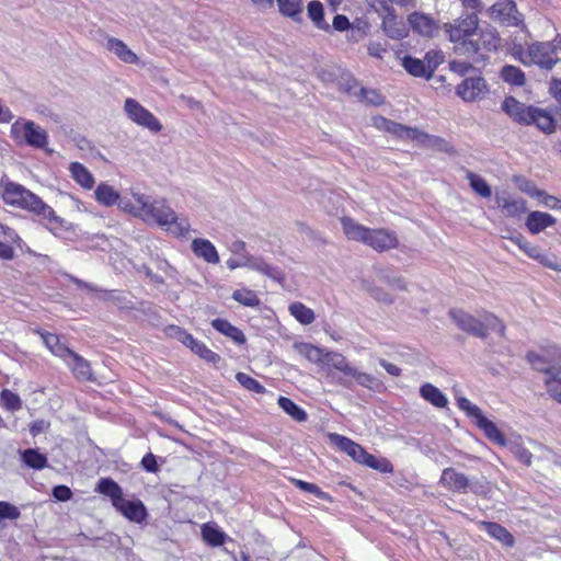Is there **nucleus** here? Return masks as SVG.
Masks as SVG:
<instances>
[{"instance_id": "1", "label": "nucleus", "mask_w": 561, "mask_h": 561, "mask_svg": "<svg viewBox=\"0 0 561 561\" xmlns=\"http://www.w3.org/2000/svg\"><path fill=\"white\" fill-rule=\"evenodd\" d=\"M1 195L5 204L20 207L41 217L46 221L49 230L54 231L64 227L65 220L57 216L49 205L23 185L8 181L2 185Z\"/></svg>"}, {"instance_id": "2", "label": "nucleus", "mask_w": 561, "mask_h": 561, "mask_svg": "<svg viewBox=\"0 0 561 561\" xmlns=\"http://www.w3.org/2000/svg\"><path fill=\"white\" fill-rule=\"evenodd\" d=\"M502 111L515 123L524 126H536L541 133L551 135L557 130L558 124L552 111L526 104L510 95L502 104Z\"/></svg>"}, {"instance_id": "3", "label": "nucleus", "mask_w": 561, "mask_h": 561, "mask_svg": "<svg viewBox=\"0 0 561 561\" xmlns=\"http://www.w3.org/2000/svg\"><path fill=\"white\" fill-rule=\"evenodd\" d=\"M135 202L141 204V219L156 222L167 228L174 236H185L190 225L187 220L179 218L176 213L169 206L165 199H152L151 196L141 193H133Z\"/></svg>"}, {"instance_id": "4", "label": "nucleus", "mask_w": 561, "mask_h": 561, "mask_svg": "<svg viewBox=\"0 0 561 561\" xmlns=\"http://www.w3.org/2000/svg\"><path fill=\"white\" fill-rule=\"evenodd\" d=\"M448 314L459 330L474 337L484 340L490 331L501 336L505 334L504 323L492 313L485 312L481 319H478L462 309H450Z\"/></svg>"}, {"instance_id": "5", "label": "nucleus", "mask_w": 561, "mask_h": 561, "mask_svg": "<svg viewBox=\"0 0 561 561\" xmlns=\"http://www.w3.org/2000/svg\"><path fill=\"white\" fill-rule=\"evenodd\" d=\"M500 36L495 28L483 27L476 31L467 41H462L459 46H455L456 54L463 55L473 62H482L489 58L491 51H496L500 47Z\"/></svg>"}, {"instance_id": "6", "label": "nucleus", "mask_w": 561, "mask_h": 561, "mask_svg": "<svg viewBox=\"0 0 561 561\" xmlns=\"http://www.w3.org/2000/svg\"><path fill=\"white\" fill-rule=\"evenodd\" d=\"M479 18L476 12L462 14L455 19L453 23H445L444 30L450 42L459 46L462 41H467L476 31H478Z\"/></svg>"}, {"instance_id": "7", "label": "nucleus", "mask_w": 561, "mask_h": 561, "mask_svg": "<svg viewBox=\"0 0 561 561\" xmlns=\"http://www.w3.org/2000/svg\"><path fill=\"white\" fill-rule=\"evenodd\" d=\"M11 135L18 139L23 136L24 142L33 148L43 149L48 144V134L45 129L36 125L33 121L21 123L16 121L11 126Z\"/></svg>"}, {"instance_id": "8", "label": "nucleus", "mask_w": 561, "mask_h": 561, "mask_svg": "<svg viewBox=\"0 0 561 561\" xmlns=\"http://www.w3.org/2000/svg\"><path fill=\"white\" fill-rule=\"evenodd\" d=\"M490 18L496 22H500L506 26H522L526 28L524 24V16L517 10L516 2L514 0H499L492 4L489 9Z\"/></svg>"}, {"instance_id": "9", "label": "nucleus", "mask_w": 561, "mask_h": 561, "mask_svg": "<svg viewBox=\"0 0 561 561\" xmlns=\"http://www.w3.org/2000/svg\"><path fill=\"white\" fill-rule=\"evenodd\" d=\"M561 47L549 42H534L530 44L531 65L541 69L551 70L560 61Z\"/></svg>"}, {"instance_id": "10", "label": "nucleus", "mask_w": 561, "mask_h": 561, "mask_svg": "<svg viewBox=\"0 0 561 561\" xmlns=\"http://www.w3.org/2000/svg\"><path fill=\"white\" fill-rule=\"evenodd\" d=\"M124 110L129 119L139 126H142L150 131L159 133L162 129V125L159 119L146 107H144L138 101L134 99H126Z\"/></svg>"}, {"instance_id": "11", "label": "nucleus", "mask_w": 561, "mask_h": 561, "mask_svg": "<svg viewBox=\"0 0 561 561\" xmlns=\"http://www.w3.org/2000/svg\"><path fill=\"white\" fill-rule=\"evenodd\" d=\"M408 23L411 30L427 38L436 37L440 32L439 22L430 14L423 12H413L408 16Z\"/></svg>"}, {"instance_id": "12", "label": "nucleus", "mask_w": 561, "mask_h": 561, "mask_svg": "<svg viewBox=\"0 0 561 561\" xmlns=\"http://www.w3.org/2000/svg\"><path fill=\"white\" fill-rule=\"evenodd\" d=\"M322 368L341 371L344 377L339 379V383L345 388H352V380L346 378L347 374L352 373V365L343 354L327 350Z\"/></svg>"}, {"instance_id": "13", "label": "nucleus", "mask_w": 561, "mask_h": 561, "mask_svg": "<svg viewBox=\"0 0 561 561\" xmlns=\"http://www.w3.org/2000/svg\"><path fill=\"white\" fill-rule=\"evenodd\" d=\"M398 243L396 233L387 229H369L365 241V244L379 252L396 249Z\"/></svg>"}, {"instance_id": "14", "label": "nucleus", "mask_w": 561, "mask_h": 561, "mask_svg": "<svg viewBox=\"0 0 561 561\" xmlns=\"http://www.w3.org/2000/svg\"><path fill=\"white\" fill-rule=\"evenodd\" d=\"M494 201L506 217L517 218L526 213V201L522 197H512L507 192L496 193Z\"/></svg>"}, {"instance_id": "15", "label": "nucleus", "mask_w": 561, "mask_h": 561, "mask_svg": "<svg viewBox=\"0 0 561 561\" xmlns=\"http://www.w3.org/2000/svg\"><path fill=\"white\" fill-rule=\"evenodd\" d=\"M486 91V83L482 77H470L457 85L456 94L466 102H472Z\"/></svg>"}, {"instance_id": "16", "label": "nucleus", "mask_w": 561, "mask_h": 561, "mask_svg": "<svg viewBox=\"0 0 561 561\" xmlns=\"http://www.w3.org/2000/svg\"><path fill=\"white\" fill-rule=\"evenodd\" d=\"M128 520L141 524L148 517L145 504L140 500H126L124 497L114 506Z\"/></svg>"}, {"instance_id": "17", "label": "nucleus", "mask_w": 561, "mask_h": 561, "mask_svg": "<svg viewBox=\"0 0 561 561\" xmlns=\"http://www.w3.org/2000/svg\"><path fill=\"white\" fill-rule=\"evenodd\" d=\"M439 483L447 490L459 493H466L469 488V479L450 467L443 470Z\"/></svg>"}, {"instance_id": "18", "label": "nucleus", "mask_w": 561, "mask_h": 561, "mask_svg": "<svg viewBox=\"0 0 561 561\" xmlns=\"http://www.w3.org/2000/svg\"><path fill=\"white\" fill-rule=\"evenodd\" d=\"M331 437L337 447L345 451L353 460L362 465L365 463L369 453H367L359 444L339 434H333Z\"/></svg>"}, {"instance_id": "19", "label": "nucleus", "mask_w": 561, "mask_h": 561, "mask_svg": "<svg viewBox=\"0 0 561 561\" xmlns=\"http://www.w3.org/2000/svg\"><path fill=\"white\" fill-rule=\"evenodd\" d=\"M557 219L549 213L530 211L526 218L525 226L531 234H538L545 229L554 226Z\"/></svg>"}, {"instance_id": "20", "label": "nucleus", "mask_w": 561, "mask_h": 561, "mask_svg": "<svg viewBox=\"0 0 561 561\" xmlns=\"http://www.w3.org/2000/svg\"><path fill=\"white\" fill-rule=\"evenodd\" d=\"M192 252L209 264L219 263V254L215 245L207 239L196 238L191 244Z\"/></svg>"}, {"instance_id": "21", "label": "nucleus", "mask_w": 561, "mask_h": 561, "mask_svg": "<svg viewBox=\"0 0 561 561\" xmlns=\"http://www.w3.org/2000/svg\"><path fill=\"white\" fill-rule=\"evenodd\" d=\"M106 48L123 62L131 65L139 62V57L122 39L108 37Z\"/></svg>"}, {"instance_id": "22", "label": "nucleus", "mask_w": 561, "mask_h": 561, "mask_svg": "<svg viewBox=\"0 0 561 561\" xmlns=\"http://www.w3.org/2000/svg\"><path fill=\"white\" fill-rule=\"evenodd\" d=\"M34 332L38 334L45 346L55 355L64 360H67V354H70V348L62 344L59 336L55 333L47 332L43 329H35Z\"/></svg>"}, {"instance_id": "23", "label": "nucleus", "mask_w": 561, "mask_h": 561, "mask_svg": "<svg viewBox=\"0 0 561 561\" xmlns=\"http://www.w3.org/2000/svg\"><path fill=\"white\" fill-rule=\"evenodd\" d=\"M75 376L82 380H92V369L90 363L78 353L70 351L65 360Z\"/></svg>"}, {"instance_id": "24", "label": "nucleus", "mask_w": 561, "mask_h": 561, "mask_svg": "<svg viewBox=\"0 0 561 561\" xmlns=\"http://www.w3.org/2000/svg\"><path fill=\"white\" fill-rule=\"evenodd\" d=\"M416 136L417 137H415L414 141H416L425 147H428L431 149H434V150H437L440 152H445L448 154H454L456 152L454 146L448 140H446L442 137L428 135L420 129H419Z\"/></svg>"}, {"instance_id": "25", "label": "nucleus", "mask_w": 561, "mask_h": 561, "mask_svg": "<svg viewBox=\"0 0 561 561\" xmlns=\"http://www.w3.org/2000/svg\"><path fill=\"white\" fill-rule=\"evenodd\" d=\"M380 125L382 129L390 133L391 135L401 138V139H409V140H415V137H417V128L409 127L399 123H396L391 119L379 117Z\"/></svg>"}, {"instance_id": "26", "label": "nucleus", "mask_w": 561, "mask_h": 561, "mask_svg": "<svg viewBox=\"0 0 561 561\" xmlns=\"http://www.w3.org/2000/svg\"><path fill=\"white\" fill-rule=\"evenodd\" d=\"M481 527L485 533L500 541L505 547H513L515 543L514 536L501 524L495 522H481Z\"/></svg>"}, {"instance_id": "27", "label": "nucleus", "mask_w": 561, "mask_h": 561, "mask_svg": "<svg viewBox=\"0 0 561 561\" xmlns=\"http://www.w3.org/2000/svg\"><path fill=\"white\" fill-rule=\"evenodd\" d=\"M202 538L210 547H220L230 537L216 524L206 523L202 526Z\"/></svg>"}, {"instance_id": "28", "label": "nucleus", "mask_w": 561, "mask_h": 561, "mask_svg": "<svg viewBox=\"0 0 561 561\" xmlns=\"http://www.w3.org/2000/svg\"><path fill=\"white\" fill-rule=\"evenodd\" d=\"M213 328L224 334L225 336L231 339L234 343L242 345L245 343L247 339L243 332L232 325L228 320L217 318L211 321Z\"/></svg>"}, {"instance_id": "29", "label": "nucleus", "mask_w": 561, "mask_h": 561, "mask_svg": "<svg viewBox=\"0 0 561 561\" xmlns=\"http://www.w3.org/2000/svg\"><path fill=\"white\" fill-rule=\"evenodd\" d=\"M476 425L484 433L485 437L499 446L506 445L504 434L497 428L494 422L490 421L484 414L476 421Z\"/></svg>"}, {"instance_id": "30", "label": "nucleus", "mask_w": 561, "mask_h": 561, "mask_svg": "<svg viewBox=\"0 0 561 561\" xmlns=\"http://www.w3.org/2000/svg\"><path fill=\"white\" fill-rule=\"evenodd\" d=\"M420 396L438 409L446 408L448 404L447 397L440 391V389L430 382L420 387Z\"/></svg>"}, {"instance_id": "31", "label": "nucleus", "mask_w": 561, "mask_h": 561, "mask_svg": "<svg viewBox=\"0 0 561 561\" xmlns=\"http://www.w3.org/2000/svg\"><path fill=\"white\" fill-rule=\"evenodd\" d=\"M526 359L535 370L543 373L548 376H558L561 373L560 367L551 365L546 356L540 355L534 351H529L526 354Z\"/></svg>"}, {"instance_id": "32", "label": "nucleus", "mask_w": 561, "mask_h": 561, "mask_svg": "<svg viewBox=\"0 0 561 561\" xmlns=\"http://www.w3.org/2000/svg\"><path fill=\"white\" fill-rule=\"evenodd\" d=\"M95 491L108 496L115 506L123 497V490L119 484L111 478H102L99 480Z\"/></svg>"}, {"instance_id": "33", "label": "nucleus", "mask_w": 561, "mask_h": 561, "mask_svg": "<svg viewBox=\"0 0 561 561\" xmlns=\"http://www.w3.org/2000/svg\"><path fill=\"white\" fill-rule=\"evenodd\" d=\"M22 462L31 469L42 470L48 466V459L37 448H26L21 451Z\"/></svg>"}, {"instance_id": "34", "label": "nucleus", "mask_w": 561, "mask_h": 561, "mask_svg": "<svg viewBox=\"0 0 561 561\" xmlns=\"http://www.w3.org/2000/svg\"><path fill=\"white\" fill-rule=\"evenodd\" d=\"M401 65L405 69V71L413 77L424 78L427 80L431 79V76L427 70L424 59H419L416 57L407 55L402 58Z\"/></svg>"}, {"instance_id": "35", "label": "nucleus", "mask_w": 561, "mask_h": 561, "mask_svg": "<svg viewBox=\"0 0 561 561\" xmlns=\"http://www.w3.org/2000/svg\"><path fill=\"white\" fill-rule=\"evenodd\" d=\"M342 227H343V231H344L345 236L350 240L360 241V242L365 243L369 228L355 222L350 217H344L342 219Z\"/></svg>"}, {"instance_id": "36", "label": "nucleus", "mask_w": 561, "mask_h": 561, "mask_svg": "<svg viewBox=\"0 0 561 561\" xmlns=\"http://www.w3.org/2000/svg\"><path fill=\"white\" fill-rule=\"evenodd\" d=\"M282 15L295 22L302 21V0H276Z\"/></svg>"}, {"instance_id": "37", "label": "nucleus", "mask_w": 561, "mask_h": 561, "mask_svg": "<svg viewBox=\"0 0 561 561\" xmlns=\"http://www.w3.org/2000/svg\"><path fill=\"white\" fill-rule=\"evenodd\" d=\"M308 18L314 26L322 31H329L330 25L324 20V8L319 0H312L307 5Z\"/></svg>"}, {"instance_id": "38", "label": "nucleus", "mask_w": 561, "mask_h": 561, "mask_svg": "<svg viewBox=\"0 0 561 561\" xmlns=\"http://www.w3.org/2000/svg\"><path fill=\"white\" fill-rule=\"evenodd\" d=\"M94 196L99 204L110 207L116 205L121 195L111 185L101 183L95 188Z\"/></svg>"}, {"instance_id": "39", "label": "nucleus", "mask_w": 561, "mask_h": 561, "mask_svg": "<svg viewBox=\"0 0 561 561\" xmlns=\"http://www.w3.org/2000/svg\"><path fill=\"white\" fill-rule=\"evenodd\" d=\"M72 179L84 188H92L94 178L92 173L80 162H72L69 168Z\"/></svg>"}, {"instance_id": "40", "label": "nucleus", "mask_w": 561, "mask_h": 561, "mask_svg": "<svg viewBox=\"0 0 561 561\" xmlns=\"http://www.w3.org/2000/svg\"><path fill=\"white\" fill-rule=\"evenodd\" d=\"M296 347L299 354L304 355L309 362L322 367L324 362V355L327 353L325 348H321L309 343H301L299 345H296Z\"/></svg>"}, {"instance_id": "41", "label": "nucleus", "mask_w": 561, "mask_h": 561, "mask_svg": "<svg viewBox=\"0 0 561 561\" xmlns=\"http://www.w3.org/2000/svg\"><path fill=\"white\" fill-rule=\"evenodd\" d=\"M469 181L471 190L483 198H490L492 196V188L481 175L476 174L472 171H467L466 175Z\"/></svg>"}, {"instance_id": "42", "label": "nucleus", "mask_w": 561, "mask_h": 561, "mask_svg": "<svg viewBox=\"0 0 561 561\" xmlns=\"http://www.w3.org/2000/svg\"><path fill=\"white\" fill-rule=\"evenodd\" d=\"M501 78L504 82L515 87L524 85L526 80L524 71L513 65H505L502 68Z\"/></svg>"}, {"instance_id": "43", "label": "nucleus", "mask_w": 561, "mask_h": 561, "mask_svg": "<svg viewBox=\"0 0 561 561\" xmlns=\"http://www.w3.org/2000/svg\"><path fill=\"white\" fill-rule=\"evenodd\" d=\"M278 405L297 422H304L308 417L307 412L287 397L280 396L278 398Z\"/></svg>"}, {"instance_id": "44", "label": "nucleus", "mask_w": 561, "mask_h": 561, "mask_svg": "<svg viewBox=\"0 0 561 561\" xmlns=\"http://www.w3.org/2000/svg\"><path fill=\"white\" fill-rule=\"evenodd\" d=\"M184 345L190 347L193 353L208 363L216 364L220 360V356L217 353L209 350L203 342L196 340L193 335L192 343H186Z\"/></svg>"}, {"instance_id": "45", "label": "nucleus", "mask_w": 561, "mask_h": 561, "mask_svg": "<svg viewBox=\"0 0 561 561\" xmlns=\"http://www.w3.org/2000/svg\"><path fill=\"white\" fill-rule=\"evenodd\" d=\"M346 378H352L357 385L370 390H376L380 386V381L375 376L359 371L354 366H352V373L347 374Z\"/></svg>"}, {"instance_id": "46", "label": "nucleus", "mask_w": 561, "mask_h": 561, "mask_svg": "<svg viewBox=\"0 0 561 561\" xmlns=\"http://www.w3.org/2000/svg\"><path fill=\"white\" fill-rule=\"evenodd\" d=\"M290 314L301 324L308 325L314 321V312L301 302H293L289 306Z\"/></svg>"}, {"instance_id": "47", "label": "nucleus", "mask_w": 561, "mask_h": 561, "mask_svg": "<svg viewBox=\"0 0 561 561\" xmlns=\"http://www.w3.org/2000/svg\"><path fill=\"white\" fill-rule=\"evenodd\" d=\"M68 277H69L70 282L73 283L78 288L87 289L92 293H96L98 297L100 299H103V300H115L116 299V297H114L112 291L101 289V288L94 286L93 284L87 283L76 276H72V275H68ZM117 300H119V299L117 298Z\"/></svg>"}, {"instance_id": "48", "label": "nucleus", "mask_w": 561, "mask_h": 561, "mask_svg": "<svg viewBox=\"0 0 561 561\" xmlns=\"http://www.w3.org/2000/svg\"><path fill=\"white\" fill-rule=\"evenodd\" d=\"M291 481H293L294 485L296 488H298L299 490L312 493L318 499H320L322 501H325L329 503L333 502V497L329 493L322 491L317 484L310 483V482H307L304 480H299V479H293Z\"/></svg>"}, {"instance_id": "49", "label": "nucleus", "mask_w": 561, "mask_h": 561, "mask_svg": "<svg viewBox=\"0 0 561 561\" xmlns=\"http://www.w3.org/2000/svg\"><path fill=\"white\" fill-rule=\"evenodd\" d=\"M232 299L238 301L239 304L245 306V307H257L261 304V300L259 299L255 291L251 289H236L232 293Z\"/></svg>"}, {"instance_id": "50", "label": "nucleus", "mask_w": 561, "mask_h": 561, "mask_svg": "<svg viewBox=\"0 0 561 561\" xmlns=\"http://www.w3.org/2000/svg\"><path fill=\"white\" fill-rule=\"evenodd\" d=\"M0 402L2 407L10 412H15L22 409V400L20 396L9 389H3L0 392Z\"/></svg>"}, {"instance_id": "51", "label": "nucleus", "mask_w": 561, "mask_h": 561, "mask_svg": "<svg viewBox=\"0 0 561 561\" xmlns=\"http://www.w3.org/2000/svg\"><path fill=\"white\" fill-rule=\"evenodd\" d=\"M364 465L381 473L393 472V465L389 459L385 457H376L369 454Z\"/></svg>"}, {"instance_id": "52", "label": "nucleus", "mask_w": 561, "mask_h": 561, "mask_svg": "<svg viewBox=\"0 0 561 561\" xmlns=\"http://www.w3.org/2000/svg\"><path fill=\"white\" fill-rule=\"evenodd\" d=\"M237 381L247 390L255 392V393H264L266 391L265 387L259 382L256 379L252 378L245 373H238L236 375Z\"/></svg>"}, {"instance_id": "53", "label": "nucleus", "mask_w": 561, "mask_h": 561, "mask_svg": "<svg viewBox=\"0 0 561 561\" xmlns=\"http://www.w3.org/2000/svg\"><path fill=\"white\" fill-rule=\"evenodd\" d=\"M535 260L545 267L561 272V260L551 252L541 249Z\"/></svg>"}, {"instance_id": "54", "label": "nucleus", "mask_w": 561, "mask_h": 561, "mask_svg": "<svg viewBox=\"0 0 561 561\" xmlns=\"http://www.w3.org/2000/svg\"><path fill=\"white\" fill-rule=\"evenodd\" d=\"M456 401H457V407L460 410L465 411L469 417L474 419V422L478 421L480 419V416L483 415L481 409L478 405L471 403L470 400H468L467 398L459 397V398H457Z\"/></svg>"}, {"instance_id": "55", "label": "nucleus", "mask_w": 561, "mask_h": 561, "mask_svg": "<svg viewBox=\"0 0 561 561\" xmlns=\"http://www.w3.org/2000/svg\"><path fill=\"white\" fill-rule=\"evenodd\" d=\"M456 401H457V407L460 410L465 411L469 417L474 419V422L478 421L480 419V416L483 415L481 409L478 405L471 403L470 400H468L467 398L459 397V398H457Z\"/></svg>"}, {"instance_id": "56", "label": "nucleus", "mask_w": 561, "mask_h": 561, "mask_svg": "<svg viewBox=\"0 0 561 561\" xmlns=\"http://www.w3.org/2000/svg\"><path fill=\"white\" fill-rule=\"evenodd\" d=\"M424 60L430 72V76L432 77L435 70L438 68V66L443 64L444 55L442 51L430 50L425 54Z\"/></svg>"}, {"instance_id": "57", "label": "nucleus", "mask_w": 561, "mask_h": 561, "mask_svg": "<svg viewBox=\"0 0 561 561\" xmlns=\"http://www.w3.org/2000/svg\"><path fill=\"white\" fill-rule=\"evenodd\" d=\"M380 278L382 282H385L392 288H396L398 290L407 289V283L404 280V278L400 275L392 273V272H389V271L382 272Z\"/></svg>"}, {"instance_id": "58", "label": "nucleus", "mask_w": 561, "mask_h": 561, "mask_svg": "<svg viewBox=\"0 0 561 561\" xmlns=\"http://www.w3.org/2000/svg\"><path fill=\"white\" fill-rule=\"evenodd\" d=\"M512 55L525 66H531L534 60L530 58V45L525 47L522 44H515L512 48Z\"/></svg>"}, {"instance_id": "59", "label": "nucleus", "mask_w": 561, "mask_h": 561, "mask_svg": "<svg viewBox=\"0 0 561 561\" xmlns=\"http://www.w3.org/2000/svg\"><path fill=\"white\" fill-rule=\"evenodd\" d=\"M119 209L131 214L133 216L141 219V204H134L129 198L119 196L118 202L116 203Z\"/></svg>"}, {"instance_id": "60", "label": "nucleus", "mask_w": 561, "mask_h": 561, "mask_svg": "<svg viewBox=\"0 0 561 561\" xmlns=\"http://www.w3.org/2000/svg\"><path fill=\"white\" fill-rule=\"evenodd\" d=\"M545 383L549 396L561 404V379L557 376H549Z\"/></svg>"}, {"instance_id": "61", "label": "nucleus", "mask_w": 561, "mask_h": 561, "mask_svg": "<svg viewBox=\"0 0 561 561\" xmlns=\"http://www.w3.org/2000/svg\"><path fill=\"white\" fill-rule=\"evenodd\" d=\"M21 516L20 510L7 501H0V519H18Z\"/></svg>"}, {"instance_id": "62", "label": "nucleus", "mask_w": 561, "mask_h": 561, "mask_svg": "<svg viewBox=\"0 0 561 561\" xmlns=\"http://www.w3.org/2000/svg\"><path fill=\"white\" fill-rule=\"evenodd\" d=\"M0 236H2L4 240L15 243L21 250H23L24 242L14 229L0 224Z\"/></svg>"}, {"instance_id": "63", "label": "nucleus", "mask_w": 561, "mask_h": 561, "mask_svg": "<svg viewBox=\"0 0 561 561\" xmlns=\"http://www.w3.org/2000/svg\"><path fill=\"white\" fill-rule=\"evenodd\" d=\"M359 96L365 100L368 104L380 105L383 102L382 95L376 90H367L365 88L359 89Z\"/></svg>"}, {"instance_id": "64", "label": "nucleus", "mask_w": 561, "mask_h": 561, "mask_svg": "<svg viewBox=\"0 0 561 561\" xmlns=\"http://www.w3.org/2000/svg\"><path fill=\"white\" fill-rule=\"evenodd\" d=\"M168 332L182 344L192 343V334L178 325H170Z\"/></svg>"}]
</instances>
